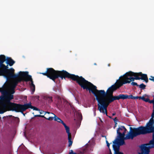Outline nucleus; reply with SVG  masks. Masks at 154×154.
Here are the masks:
<instances>
[{"mask_svg": "<svg viewBox=\"0 0 154 154\" xmlns=\"http://www.w3.org/2000/svg\"><path fill=\"white\" fill-rule=\"evenodd\" d=\"M6 60L5 56L4 55H0V75H4L5 74L7 79L17 78L19 75L14 73V69L12 68L8 69V65L5 66L3 64Z\"/></svg>", "mask_w": 154, "mask_h": 154, "instance_id": "4", "label": "nucleus"}, {"mask_svg": "<svg viewBox=\"0 0 154 154\" xmlns=\"http://www.w3.org/2000/svg\"><path fill=\"white\" fill-rule=\"evenodd\" d=\"M130 130L129 132L127 134L125 137V134L127 130L124 126H121L119 127L117 130V133L118 134V138L125 139H133L134 137L132 135V131H133L134 128H130Z\"/></svg>", "mask_w": 154, "mask_h": 154, "instance_id": "8", "label": "nucleus"}, {"mask_svg": "<svg viewBox=\"0 0 154 154\" xmlns=\"http://www.w3.org/2000/svg\"><path fill=\"white\" fill-rule=\"evenodd\" d=\"M117 89L116 85V84H115L109 87L106 93L107 94H113V92Z\"/></svg>", "mask_w": 154, "mask_h": 154, "instance_id": "13", "label": "nucleus"}, {"mask_svg": "<svg viewBox=\"0 0 154 154\" xmlns=\"http://www.w3.org/2000/svg\"><path fill=\"white\" fill-rule=\"evenodd\" d=\"M113 120L114 121V122H117V121H118V119H117V117H115L114 119H113Z\"/></svg>", "mask_w": 154, "mask_h": 154, "instance_id": "30", "label": "nucleus"}, {"mask_svg": "<svg viewBox=\"0 0 154 154\" xmlns=\"http://www.w3.org/2000/svg\"><path fill=\"white\" fill-rule=\"evenodd\" d=\"M44 115L45 116L47 117H49L51 116H53V115H52L48 114V113H47L46 114V115H45V114Z\"/></svg>", "mask_w": 154, "mask_h": 154, "instance_id": "26", "label": "nucleus"}, {"mask_svg": "<svg viewBox=\"0 0 154 154\" xmlns=\"http://www.w3.org/2000/svg\"><path fill=\"white\" fill-rule=\"evenodd\" d=\"M109 150L110 151V152L109 154H112V153L110 151V149H109Z\"/></svg>", "mask_w": 154, "mask_h": 154, "instance_id": "43", "label": "nucleus"}, {"mask_svg": "<svg viewBox=\"0 0 154 154\" xmlns=\"http://www.w3.org/2000/svg\"><path fill=\"white\" fill-rule=\"evenodd\" d=\"M17 85V83L15 81H13L11 85L12 89H14Z\"/></svg>", "mask_w": 154, "mask_h": 154, "instance_id": "21", "label": "nucleus"}, {"mask_svg": "<svg viewBox=\"0 0 154 154\" xmlns=\"http://www.w3.org/2000/svg\"><path fill=\"white\" fill-rule=\"evenodd\" d=\"M149 100V99L148 98L146 99L145 101L146 102H148Z\"/></svg>", "mask_w": 154, "mask_h": 154, "instance_id": "38", "label": "nucleus"}, {"mask_svg": "<svg viewBox=\"0 0 154 154\" xmlns=\"http://www.w3.org/2000/svg\"><path fill=\"white\" fill-rule=\"evenodd\" d=\"M79 117L80 118L81 120L82 119V115L81 114H79Z\"/></svg>", "mask_w": 154, "mask_h": 154, "instance_id": "37", "label": "nucleus"}, {"mask_svg": "<svg viewBox=\"0 0 154 154\" xmlns=\"http://www.w3.org/2000/svg\"><path fill=\"white\" fill-rule=\"evenodd\" d=\"M45 99L48 103H51L53 102V97L52 96L47 95L45 97Z\"/></svg>", "mask_w": 154, "mask_h": 154, "instance_id": "17", "label": "nucleus"}, {"mask_svg": "<svg viewBox=\"0 0 154 154\" xmlns=\"http://www.w3.org/2000/svg\"><path fill=\"white\" fill-rule=\"evenodd\" d=\"M48 113V114L52 115H53V116H52L53 118V120H54L55 121L57 122H58L62 124H63L64 123L61 119L57 117L55 114L52 112H46L45 113V115H46V114Z\"/></svg>", "mask_w": 154, "mask_h": 154, "instance_id": "14", "label": "nucleus"}, {"mask_svg": "<svg viewBox=\"0 0 154 154\" xmlns=\"http://www.w3.org/2000/svg\"><path fill=\"white\" fill-rule=\"evenodd\" d=\"M152 118H154V113L152 112L151 115Z\"/></svg>", "mask_w": 154, "mask_h": 154, "instance_id": "39", "label": "nucleus"}, {"mask_svg": "<svg viewBox=\"0 0 154 154\" xmlns=\"http://www.w3.org/2000/svg\"><path fill=\"white\" fill-rule=\"evenodd\" d=\"M114 154H124L122 152L119 151L115 152Z\"/></svg>", "mask_w": 154, "mask_h": 154, "instance_id": "29", "label": "nucleus"}, {"mask_svg": "<svg viewBox=\"0 0 154 154\" xmlns=\"http://www.w3.org/2000/svg\"><path fill=\"white\" fill-rule=\"evenodd\" d=\"M151 133H154V119L152 117L145 127L140 126L137 128H134L132 135L133 137H135L141 134Z\"/></svg>", "mask_w": 154, "mask_h": 154, "instance_id": "3", "label": "nucleus"}, {"mask_svg": "<svg viewBox=\"0 0 154 154\" xmlns=\"http://www.w3.org/2000/svg\"><path fill=\"white\" fill-rule=\"evenodd\" d=\"M127 83H130L134 80L141 79L145 81L146 83L148 82V78L146 74H143L142 72H134L131 71L126 72L124 75Z\"/></svg>", "mask_w": 154, "mask_h": 154, "instance_id": "6", "label": "nucleus"}, {"mask_svg": "<svg viewBox=\"0 0 154 154\" xmlns=\"http://www.w3.org/2000/svg\"><path fill=\"white\" fill-rule=\"evenodd\" d=\"M151 78H150L149 79L154 82V77L151 76Z\"/></svg>", "mask_w": 154, "mask_h": 154, "instance_id": "28", "label": "nucleus"}, {"mask_svg": "<svg viewBox=\"0 0 154 154\" xmlns=\"http://www.w3.org/2000/svg\"><path fill=\"white\" fill-rule=\"evenodd\" d=\"M121 78L120 80L119 79L117 80L116 82L115 83L116 85L117 89L119 88L120 87L123 85L127 84L124 75L119 77V79Z\"/></svg>", "mask_w": 154, "mask_h": 154, "instance_id": "11", "label": "nucleus"}, {"mask_svg": "<svg viewBox=\"0 0 154 154\" xmlns=\"http://www.w3.org/2000/svg\"><path fill=\"white\" fill-rule=\"evenodd\" d=\"M119 139L116 138L113 141V144L112 145L113 149L114 151V152L119 151Z\"/></svg>", "mask_w": 154, "mask_h": 154, "instance_id": "12", "label": "nucleus"}, {"mask_svg": "<svg viewBox=\"0 0 154 154\" xmlns=\"http://www.w3.org/2000/svg\"><path fill=\"white\" fill-rule=\"evenodd\" d=\"M6 63L10 66H11L15 63V62L11 57H7Z\"/></svg>", "mask_w": 154, "mask_h": 154, "instance_id": "16", "label": "nucleus"}, {"mask_svg": "<svg viewBox=\"0 0 154 154\" xmlns=\"http://www.w3.org/2000/svg\"><path fill=\"white\" fill-rule=\"evenodd\" d=\"M150 103H153L154 104V100H151L150 102H149Z\"/></svg>", "mask_w": 154, "mask_h": 154, "instance_id": "41", "label": "nucleus"}, {"mask_svg": "<svg viewBox=\"0 0 154 154\" xmlns=\"http://www.w3.org/2000/svg\"><path fill=\"white\" fill-rule=\"evenodd\" d=\"M106 143L107 144V146L109 148L110 144L107 140L106 141Z\"/></svg>", "mask_w": 154, "mask_h": 154, "instance_id": "31", "label": "nucleus"}, {"mask_svg": "<svg viewBox=\"0 0 154 154\" xmlns=\"http://www.w3.org/2000/svg\"><path fill=\"white\" fill-rule=\"evenodd\" d=\"M13 95L11 94L5 95L4 97L6 103L3 105V109L0 110V114H2L6 112L7 109L8 111H14L19 112L22 104L11 102L10 100L13 98Z\"/></svg>", "mask_w": 154, "mask_h": 154, "instance_id": "5", "label": "nucleus"}, {"mask_svg": "<svg viewBox=\"0 0 154 154\" xmlns=\"http://www.w3.org/2000/svg\"><path fill=\"white\" fill-rule=\"evenodd\" d=\"M138 86L141 89H144L145 88L146 86L143 83H142L140 85H138Z\"/></svg>", "mask_w": 154, "mask_h": 154, "instance_id": "23", "label": "nucleus"}, {"mask_svg": "<svg viewBox=\"0 0 154 154\" xmlns=\"http://www.w3.org/2000/svg\"><path fill=\"white\" fill-rule=\"evenodd\" d=\"M119 139V141L120 143L119 142V145L120 146L122 145L123 144H125V141H124V140H125V139Z\"/></svg>", "mask_w": 154, "mask_h": 154, "instance_id": "22", "label": "nucleus"}, {"mask_svg": "<svg viewBox=\"0 0 154 154\" xmlns=\"http://www.w3.org/2000/svg\"><path fill=\"white\" fill-rule=\"evenodd\" d=\"M19 75L22 78L19 77L16 79L14 81L17 83V84L22 81H24L26 82L29 81V83L31 90H32V94H33L35 90V86L33 84V82L31 75H28V72H19Z\"/></svg>", "mask_w": 154, "mask_h": 154, "instance_id": "7", "label": "nucleus"}, {"mask_svg": "<svg viewBox=\"0 0 154 154\" xmlns=\"http://www.w3.org/2000/svg\"><path fill=\"white\" fill-rule=\"evenodd\" d=\"M142 145H141L140 146V149H141V152L139 153V154H146V152H145H145H144L143 153H142V150H141V148H142L141 147H142ZM149 152H150V151L149 152H148V154H149Z\"/></svg>", "mask_w": 154, "mask_h": 154, "instance_id": "24", "label": "nucleus"}, {"mask_svg": "<svg viewBox=\"0 0 154 154\" xmlns=\"http://www.w3.org/2000/svg\"><path fill=\"white\" fill-rule=\"evenodd\" d=\"M81 87L83 90L88 91L89 93H92L94 95L98 102V110L100 112L105 114L107 116V107L109 104L116 100H124L123 94H120L118 96L107 94L104 90H97L96 86L85 78Z\"/></svg>", "mask_w": 154, "mask_h": 154, "instance_id": "1", "label": "nucleus"}, {"mask_svg": "<svg viewBox=\"0 0 154 154\" xmlns=\"http://www.w3.org/2000/svg\"><path fill=\"white\" fill-rule=\"evenodd\" d=\"M140 96H136L134 97L132 95H128L127 94H123V98L124 100L126 99H140Z\"/></svg>", "mask_w": 154, "mask_h": 154, "instance_id": "15", "label": "nucleus"}, {"mask_svg": "<svg viewBox=\"0 0 154 154\" xmlns=\"http://www.w3.org/2000/svg\"><path fill=\"white\" fill-rule=\"evenodd\" d=\"M74 152H73L72 150H71L70 152H69V154H74Z\"/></svg>", "mask_w": 154, "mask_h": 154, "instance_id": "34", "label": "nucleus"}, {"mask_svg": "<svg viewBox=\"0 0 154 154\" xmlns=\"http://www.w3.org/2000/svg\"><path fill=\"white\" fill-rule=\"evenodd\" d=\"M4 85H3L2 87L1 88H0V91L2 92V90L4 89Z\"/></svg>", "mask_w": 154, "mask_h": 154, "instance_id": "35", "label": "nucleus"}, {"mask_svg": "<svg viewBox=\"0 0 154 154\" xmlns=\"http://www.w3.org/2000/svg\"><path fill=\"white\" fill-rule=\"evenodd\" d=\"M44 112H45L44 111H42V110H41L40 112V113L41 114H43V113H44Z\"/></svg>", "mask_w": 154, "mask_h": 154, "instance_id": "36", "label": "nucleus"}, {"mask_svg": "<svg viewBox=\"0 0 154 154\" xmlns=\"http://www.w3.org/2000/svg\"><path fill=\"white\" fill-rule=\"evenodd\" d=\"M94 65H97V64H96V63H94Z\"/></svg>", "mask_w": 154, "mask_h": 154, "instance_id": "45", "label": "nucleus"}, {"mask_svg": "<svg viewBox=\"0 0 154 154\" xmlns=\"http://www.w3.org/2000/svg\"><path fill=\"white\" fill-rule=\"evenodd\" d=\"M15 91L14 89H12L11 90V94H13L14 93Z\"/></svg>", "mask_w": 154, "mask_h": 154, "instance_id": "32", "label": "nucleus"}, {"mask_svg": "<svg viewBox=\"0 0 154 154\" xmlns=\"http://www.w3.org/2000/svg\"><path fill=\"white\" fill-rule=\"evenodd\" d=\"M41 73L43 74L44 75L47 76L48 77V74H47V70L46 71V72H45L42 73Z\"/></svg>", "mask_w": 154, "mask_h": 154, "instance_id": "27", "label": "nucleus"}, {"mask_svg": "<svg viewBox=\"0 0 154 154\" xmlns=\"http://www.w3.org/2000/svg\"><path fill=\"white\" fill-rule=\"evenodd\" d=\"M68 136V140L69 142V146H72V137L71 135Z\"/></svg>", "mask_w": 154, "mask_h": 154, "instance_id": "20", "label": "nucleus"}, {"mask_svg": "<svg viewBox=\"0 0 154 154\" xmlns=\"http://www.w3.org/2000/svg\"><path fill=\"white\" fill-rule=\"evenodd\" d=\"M114 123H115V126L114 127V128H115V127H116L117 126V122H114Z\"/></svg>", "mask_w": 154, "mask_h": 154, "instance_id": "40", "label": "nucleus"}, {"mask_svg": "<svg viewBox=\"0 0 154 154\" xmlns=\"http://www.w3.org/2000/svg\"><path fill=\"white\" fill-rule=\"evenodd\" d=\"M131 85H133V86L136 85V86H138V85L137 84V83L135 82H132L131 83Z\"/></svg>", "mask_w": 154, "mask_h": 154, "instance_id": "25", "label": "nucleus"}, {"mask_svg": "<svg viewBox=\"0 0 154 154\" xmlns=\"http://www.w3.org/2000/svg\"><path fill=\"white\" fill-rule=\"evenodd\" d=\"M115 115H116V113H113L112 114V116H115Z\"/></svg>", "mask_w": 154, "mask_h": 154, "instance_id": "42", "label": "nucleus"}, {"mask_svg": "<svg viewBox=\"0 0 154 154\" xmlns=\"http://www.w3.org/2000/svg\"><path fill=\"white\" fill-rule=\"evenodd\" d=\"M44 115H36L35 116V117H42V118H44L48 120L51 121L53 120V118L52 117H46Z\"/></svg>", "mask_w": 154, "mask_h": 154, "instance_id": "19", "label": "nucleus"}, {"mask_svg": "<svg viewBox=\"0 0 154 154\" xmlns=\"http://www.w3.org/2000/svg\"><path fill=\"white\" fill-rule=\"evenodd\" d=\"M141 147L142 153L145 151L146 154H148L150 149L154 148V133L152 135V140H150L149 143L142 144Z\"/></svg>", "mask_w": 154, "mask_h": 154, "instance_id": "9", "label": "nucleus"}, {"mask_svg": "<svg viewBox=\"0 0 154 154\" xmlns=\"http://www.w3.org/2000/svg\"><path fill=\"white\" fill-rule=\"evenodd\" d=\"M109 118H111V117L110 116H108Z\"/></svg>", "mask_w": 154, "mask_h": 154, "instance_id": "44", "label": "nucleus"}, {"mask_svg": "<svg viewBox=\"0 0 154 154\" xmlns=\"http://www.w3.org/2000/svg\"><path fill=\"white\" fill-rule=\"evenodd\" d=\"M140 98H140V99H141L142 100H143L144 101L146 99L144 97H140Z\"/></svg>", "mask_w": 154, "mask_h": 154, "instance_id": "33", "label": "nucleus"}, {"mask_svg": "<svg viewBox=\"0 0 154 154\" xmlns=\"http://www.w3.org/2000/svg\"><path fill=\"white\" fill-rule=\"evenodd\" d=\"M48 77L55 82V80L59 77L65 79L66 78L70 79L76 81L79 85L81 86L84 78L82 76H79L73 74H71L63 70L62 71L55 70L52 68H48L47 69Z\"/></svg>", "mask_w": 154, "mask_h": 154, "instance_id": "2", "label": "nucleus"}, {"mask_svg": "<svg viewBox=\"0 0 154 154\" xmlns=\"http://www.w3.org/2000/svg\"><path fill=\"white\" fill-rule=\"evenodd\" d=\"M29 108L33 109V110L36 111L39 110L38 108L32 106L31 105V103L30 102L28 103H25L24 104H22L20 108L19 112H21L24 115L25 114L23 113V112L25 111L27 109Z\"/></svg>", "mask_w": 154, "mask_h": 154, "instance_id": "10", "label": "nucleus"}, {"mask_svg": "<svg viewBox=\"0 0 154 154\" xmlns=\"http://www.w3.org/2000/svg\"><path fill=\"white\" fill-rule=\"evenodd\" d=\"M63 125L65 127L66 130V132L68 134V136L71 135V133L70 132V129L69 127L67 126L65 123L63 124Z\"/></svg>", "mask_w": 154, "mask_h": 154, "instance_id": "18", "label": "nucleus"}]
</instances>
